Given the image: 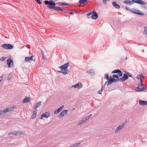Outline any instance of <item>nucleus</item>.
Here are the masks:
<instances>
[{"instance_id": "obj_1", "label": "nucleus", "mask_w": 147, "mask_h": 147, "mask_svg": "<svg viewBox=\"0 0 147 147\" xmlns=\"http://www.w3.org/2000/svg\"><path fill=\"white\" fill-rule=\"evenodd\" d=\"M45 4L47 5V7L49 9H54L55 5V3L53 1L50 0L49 1L46 0L44 1Z\"/></svg>"}, {"instance_id": "obj_2", "label": "nucleus", "mask_w": 147, "mask_h": 147, "mask_svg": "<svg viewBox=\"0 0 147 147\" xmlns=\"http://www.w3.org/2000/svg\"><path fill=\"white\" fill-rule=\"evenodd\" d=\"M146 85L141 83L138 85V86L135 89L136 92L143 91L146 89Z\"/></svg>"}, {"instance_id": "obj_3", "label": "nucleus", "mask_w": 147, "mask_h": 147, "mask_svg": "<svg viewBox=\"0 0 147 147\" xmlns=\"http://www.w3.org/2000/svg\"><path fill=\"white\" fill-rule=\"evenodd\" d=\"M1 47L6 49H11L13 48V46L10 44H3Z\"/></svg>"}, {"instance_id": "obj_4", "label": "nucleus", "mask_w": 147, "mask_h": 147, "mask_svg": "<svg viewBox=\"0 0 147 147\" xmlns=\"http://www.w3.org/2000/svg\"><path fill=\"white\" fill-rule=\"evenodd\" d=\"M129 11L132 13H134L138 15L143 16L144 15L143 13L139 10H136L134 9H130Z\"/></svg>"}, {"instance_id": "obj_5", "label": "nucleus", "mask_w": 147, "mask_h": 147, "mask_svg": "<svg viewBox=\"0 0 147 147\" xmlns=\"http://www.w3.org/2000/svg\"><path fill=\"white\" fill-rule=\"evenodd\" d=\"M125 123H123L121 125H119V127L116 129L115 131V133H117L119 131L122 130L125 127Z\"/></svg>"}, {"instance_id": "obj_6", "label": "nucleus", "mask_w": 147, "mask_h": 147, "mask_svg": "<svg viewBox=\"0 0 147 147\" xmlns=\"http://www.w3.org/2000/svg\"><path fill=\"white\" fill-rule=\"evenodd\" d=\"M136 78L138 80H140V83H142L144 79V77L142 74L137 75Z\"/></svg>"}, {"instance_id": "obj_7", "label": "nucleus", "mask_w": 147, "mask_h": 147, "mask_svg": "<svg viewBox=\"0 0 147 147\" xmlns=\"http://www.w3.org/2000/svg\"><path fill=\"white\" fill-rule=\"evenodd\" d=\"M7 64L9 67H11L13 65V62L12 59L9 58L7 60Z\"/></svg>"}, {"instance_id": "obj_8", "label": "nucleus", "mask_w": 147, "mask_h": 147, "mask_svg": "<svg viewBox=\"0 0 147 147\" xmlns=\"http://www.w3.org/2000/svg\"><path fill=\"white\" fill-rule=\"evenodd\" d=\"M50 116V114L49 112H47L43 113L40 117V119H42L44 118H47Z\"/></svg>"}, {"instance_id": "obj_9", "label": "nucleus", "mask_w": 147, "mask_h": 147, "mask_svg": "<svg viewBox=\"0 0 147 147\" xmlns=\"http://www.w3.org/2000/svg\"><path fill=\"white\" fill-rule=\"evenodd\" d=\"M128 78V76L127 73H124L123 74V76L120 78V80H121V82H122L126 80Z\"/></svg>"}, {"instance_id": "obj_10", "label": "nucleus", "mask_w": 147, "mask_h": 147, "mask_svg": "<svg viewBox=\"0 0 147 147\" xmlns=\"http://www.w3.org/2000/svg\"><path fill=\"white\" fill-rule=\"evenodd\" d=\"M112 73L114 74H117L119 76H122V72L119 69H115L113 70L112 71Z\"/></svg>"}, {"instance_id": "obj_11", "label": "nucleus", "mask_w": 147, "mask_h": 147, "mask_svg": "<svg viewBox=\"0 0 147 147\" xmlns=\"http://www.w3.org/2000/svg\"><path fill=\"white\" fill-rule=\"evenodd\" d=\"M93 15L91 16V18L94 20L96 19L98 17L97 13L95 10L93 11Z\"/></svg>"}, {"instance_id": "obj_12", "label": "nucleus", "mask_w": 147, "mask_h": 147, "mask_svg": "<svg viewBox=\"0 0 147 147\" xmlns=\"http://www.w3.org/2000/svg\"><path fill=\"white\" fill-rule=\"evenodd\" d=\"M67 110H64L62 111V112L60 113V114L58 115V117L59 118H60L61 117H63L65 116L67 113Z\"/></svg>"}, {"instance_id": "obj_13", "label": "nucleus", "mask_w": 147, "mask_h": 147, "mask_svg": "<svg viewBox=\"0 0 147 147\" xmlns=\"http://www.w3.org/2000/svg\"><path fill=\"white\" fill-rule=\"evenodd\" d=\"M86 73L91 76H93L95 74L94 70L93 69H90L89 70L87 71Z\"/></svg>"}, {"instance_id": "obj_14", "label": "nucleus", "mask_w": 147, "mask_h": 147, "mask_svg": "<svg viewBox=\"0 0 147 147\" xmlns=\"http://www.w3.org/2000/svg\"><path fill=\"white\" fill-rule=\"evenodd\" d=\"M83 85L82 83H77L75 85L72 86L71 87H73L74 88H77L80 89L82 87Z\"/></svg>"}, {"instance_id": "obj_15", "label": "nucleus", "mask_w": 147, "mask_h": 147, "mask_svg": "<svg viewBox=\"0 0 147 147\" xmlns=\"http://www.w3.org/2000/svg\"><path fill=\"white\" fill-rule=\"evenodd\" d=\"M63 107L64 106H62L58 109L55 110L54 112V114H58L63 109Z\"/></svg>"}, {"instance_id": "obj_16", "label": "nucleus", "mask_w": 147, "mask_h": 147, "mask_svg": "<svg viewBox=\"0 0 147 147\" xmlns=\"http://www.w3.org/2000/svg\"><path fill=\"white\" fill-rule=\"evenodd\" d=\"M112 4L113 6L115 8L119 9L120 8V6L117 3V2L115 1H113L112 2Z\"/></svg>"}, {"instance_id": "obj_17", "label": "nucleus", "mask_w": 147, "mask_h": 147, "mask_svg": "<svg viewBox=\"0 0 147 147\" xmlns=\"http://www.w3.org/2000/svg\"><path fill=\"white\" fill-rule=\"evenodd\" d=\"M16 108L15 106H13V107H10L8 108H6V109L7 110V112H10L13 111Z\"/></svg>"}, {"instance_id": "obj_18", "label": "nucleus", "mask_w": 147, "mask_h": 147, "mask_svg": "<svg viewBox=\"0 0 147 147\" xmlns=\"http://www.w3.org/2000/svg\"><path fill=\"white\" fill-rule=\"evenodd\" d=\"M63 71H58L59 72L63 74L64 75L68 74L69 72V71L68 69H66Z\"/></svg>"}, {"instance_id": "obj_19", "label": "nucleus", "mask_w": 147, "mask_h": 147, "mask_svg": "<svg viewBox=\"0 0 147 147\" xmlns=\"http://www.w3.org/2000/svg\"><path fill=\"white\" fill-rule=\"evenodd\" d=\"M123 3L126 4L128 5H131L133 4L132 1L129 0H126L123 1Z\"/></svg>"}, {"instance_id": "obj_20", "label": "nucleus", "mask_w": 147, "mask_h": 147, "mask_svg": "<svg viewBox=\"0 0 147 147\" xmlns=\"http://www.w3.org/2000/svg\"><path fill=\"white\" fill-rule=\"evenodd\" d=\"M139 103L140 105L142 106L147 105V101L140 100H139Z\"/></svg>"}, {"instance_id": "obj_21", "label": "nucleus", "mask_w": 147, "mask_h": 147, "mask_svg": "<svg viewBox=\"0 0 147 147\" xmlns=\"http://www.w3.org/2000/svg\"><path fill=\"white\" fill-rule=\"evenodd\" d=\"M57 4L59 5V6H66V5H70V4L67 3H63V2H58L57 3Z\"/></svg>"}, {"instance_id": "obj_22", "label": "nucleus", "mask_w": 147, "mask_h": 147, "mask_svg": "<svg viewBox=\"0 0 147 147\" xmlns=\"http://www.w3.org/2000/svg\"><path fill=\"white\" fill-rule=\"evenodd\" d=\"M41 105V102L40 101H39L35 105L34 107V109L35 110H37V108L39 107Z\"/></svg>"}, {"instance_id": "obj_23", "label": "nucleus", "mask_w": 147, "mask_h": 147, "mask_svg": "<svg viewBox=\"0 0 147 147\" xmlns=\"http://www.w3.org/2000/svg\"><path fill=\"white\" fill-rule=\"evenodd\" d=\"M38 110H35L33 111V114L32 116V119H33L35 118L36 116V113Z\"/></svg>"}, {"instance_id": "obj_24", "label": "nucleus", "mask_w": 147, "mask_h": 147, "mask_svg": "<svg viewBox=\"0 0 147 147\" xmlns=\"http://www.w3.org/2000/svg\"><path fill=\"white\" fill-rule=\"evenodd\" d=\"M33 56L31 57H26L25 58V61L26 62H28L30 60H33Z\"/></svg>"}, {"instance_id": "obj_25", "label": "nucleus", "mask_w": 147, "mask_h": 147, "mask_svg": "<svg viewBox=\"0 0 147 147\" xmlns=\"http://www.w3.org/2000/svg\"><path fill=\"white\" fill-rule=\"evenodd\" d=\"M7 110L5 108L3 110H0V115H2L7 113Z\"/></svg>"}, {"instance_id": "obj_26", "label": "nucleus", "mask_w": 147, "mask_h": 147, "mask_svg": "<svg viewBox=\"0 0 147 147\" xmlns=\"http://www.w3.org/2000/svg\"><path fill=\"white\" fill-rule=\"evenodd\" d=\"M30 98L29 97H25L22 101L23 103H27L29 102L30 100Z\"/></svg>"}, {"instance_id": "obj_27", "label": "nucleus", "mask_w": 147, "mask_h": 147, "mask_svg": "<svg viewBox=\"0 0 147 147\" xmlns=\"http://www.w3.org/2000/svg\"><path fill=\"white\" fill-rule=\"evenodd\" d=\"M114 78L113 77H110L108 80H107L105 83H113Z\"/></svg>"}, {"instance_id": "obj_28", "label": "nucleus", "mask_w": 147, "mask_h": 147, "mask_svg": "<svg viewBox=\"0 0 147 147\" xmlns=\"http://www.w3.org/2000/svg\"><path fill=\"white\" fill-rule=\"evenodd\" d=\"M11 134H12L13 135H17L18 134H24V132H21V133H20V132H16V131H14V132H11V133H10L9 134V135H10Z\"/></svg>"}, {"instance_id": "obj_29", "label": "nucleus", "mask_w": 147, "mask_h": 147, "mask_svg": "<svg viewBox=\"0 0 147 147\" xmlns=\"http://www.w3.org/2000/svg\"><path fill=\"white\" fill-rule=\"evenodd\" d=\"M54 10H58L59 11H63V9H62L61 7H55L54 9Z\"/></svg>"}, {"instance_id": "obj_30", "label": "nucleus", "mask_w": 147, "mask_h": 147, "mask_svg": "<svg viewBox=\"0 0 147 147\" xmlns=\"http://www.w3.org/2000/svg\"><path fill=\"white\" fill-rule=\"evenodd\" d=\"M88 0H79V3L80 4H84Z\"/></svg>"}, {"instance_id": "obj_31", "label": "nucleus", "mask_w": 147, "mask_h": 147, "mask_svg": "<svg viewBox=\"0 0 147 147\" xmlns=\"http://www.w3.org/2000/svg\"><path fill=\"white\" fill-rule=\"evenodd\" d=\"M69 64H70L69 63H67L64 64L62 65L63 66V67H64V68L66 69H67L68 67H69Z\"/></svg>"}, {"instance_id": "obj_32", "label": "nucleus", "mask_w": 147, "mask_h": 147, "mask_svg": "<svg viewBox=\"0 0 147 147\" xmlns=\"http://www.w3.org/2000/svg\"><path fill=\"white\" fill-rule=\"evenodd\" d=\"M125 72L126 73H127V75L128 76V77L129 76V77H131V78H132L133 79V80H135V78L131 74V73H129V72H127L126 71H125Z\"/></svg>"}, {"instance_id": "obj_33", "label": "nucleus", "mask_w": 147, "mask_h": 147, "mask_svg": "<svg viewBox=\"0 0 147 147\" xmlns=\"http://www.w3.org/2000/svg\"><path fill=\"white\" fill-rule=\"evenodd\" d=\"M80 144V143H77L74 145H70L69 147H76Z\"/></svg>"}, {"instance_id": "obj_34", "label": "nucleus", "mask_w": 147, "mask_h": 147, "mask_svg": "<svg viewBox=\"0 0 147 147\" xmlns=\"http://www.w3.org/2000/svg\"><path fill=\"white\" fill-rule=\"evenodd\" d=\"M104 78L105 79L107 80H108L109 78L108 73H107L105 74L104 76Z\"/></svg>"}, {"instance_id": "obj_35", "label": "nucleus", "mask_w": 147, "mask_h": 147, "mask_svg": "<svg viewBox=\"0 0 147 147\" xmlns=\"http://www.w3.org/2000/svg\"><path fill=\"white\" fill-rule=\"evenodd\" d=\"M13 74L11 73L8 76L7 78V80H9L12 77Z\"/></svg>"}, {"instance_id": "obj_36", "label": "nucleus", "mask_w": 147, "mask_h": 147, "mask_svg": "<svg viewBox=\"0 0 147 147\" xmlns=\"http://www.w3.org/2000/svg\"><path fill=\"white\" fill-rule=\"evenodd\" d=\"M118 81L121 82V80H120V78L116 79L114 78L113 82H116Z\"/></svg>"}, {"instance_id": "obj_37", "label": "nucleus", "mask_w": 147, "mask_h": 147, "mask_svg": "<svg viewBox=\"0 0 147 147\" xmlns=\"http://www.w3.org/2000/svg\"><path fill=\"white\" fill-rule=\"evenodd\" d=\"M138 4H140L144 5L146 4V3L145 2L143 1L142 0H139Z\"/></svg>"}, {"instance_id": "obj_38", "label": "nucleus", "mask_w": 147, "mask_h": 147, "mask_svg": "<svg viewBox=\"0 0 147 147\" xmlns=\"http://www.w3.org/2000/svg\"><path fill=\"white\" fill-rule=\"evenodd\" d=\"M114 78H119V77H120L117 74H113L112 76Z\"/></svg>"}, {"instance_id": "obj_39", "label": "nucleus", "mask_w": 147, "mask_h": 147, "mask_svg": "<svg viewBox=\"0 0 147 147\" xmlns=\"http://www.w3.org/2000/svg\"><path fill=\"white\" fill-rule=\"evenodd\" d=\"M59 68L61 70L63 71L66 69L62 65L61 66H60L59 67Z\"/></svg>"}, {"instance_id": "obj_40", "label": "nucleus", "mask_w": 147, "mask_h": 147, "mask_svg": "<svg viewBox=\"0 0 147 147\" xmlns=\"http://www.w3.org/2000/svg\"><path fill=\"white\" fill-rule=\"evenodd\" d=\"M92 114H90L88 116L86 117H85V118L87 120L91 117L92 116Z\"/></svg>"}, {"instance_id": "obj_41", "label": "nucleus", "mask_w": 147, "mask_h": 147, "mask_svg": "<svg viewBox=\"0 0 147 147\" xmlns=\"http://www.w3.org/2000/svg\"><path fill=\"white\" fill-rule=\"evenodd\" d=\"M6 58V57H3L0 59V61H2L5 60Z\"/></svg>"}, {"instance_id": "obj_42", "label": "nucleus", "mask_w": 147, "mask_h": 147, "mask_svg": "<svg viewBox=\"0 0 147 147\" xmlns=\"http://www.w3.org/2000/svg\"><path fill=\"white\" fill-rule=\"evenodd\" d=\"M103 90V87L102 86V88H101V89L100 90H99L98 92V94H101V93H102V91Z\"/></svg>"}, {"instance_id": "obj_43", "label": "nucleus", "mask_w": 147, "mask_h": 147, "mask_svg": "<svg viewBox=\"0 0 147 147\" xmlns=\"http://www.w3.org/2000/svg\"><path fill=\"white\" fill-rule=\"evenodd\" d=\"M139 0H132V2L133 3H139Z\"/></svg>"}, {"instance_id": "obj_44", "label": "nucleus", "mask_w": 147, "mask_h": 147, "mask_svg": "<svg viewBox=\"0 0 147 147\" xmlns=\"http://www.w3.org/2000/svg\"><path fill=\"white\" fill-rule=\"evenodd\" d=\"M36 2L37 3L39 4H42L40 0H35Z\"/></svg>"}, {"instance_id": "obj_45", "label": "nucleus", "mask_w": 147, "mask_h": 147, "mask_svg": "<svg viewBox=\"0 0 147 147\" xmlns=\"http://www.w3.org/2000/svg\"><path fill=\"white\" fill-rule=\"evenodd\" d=\"M92 14H93V11L92 12H91L90 13H88L87 14V16H90L92 15Z\"/></svg>"}, {"instance_id": "obj_46", "label": "nucleus", "mask_w": 147, "mask_h": 147, "mask_svg": "<svg viewBox=\"0 0 147 147\" xmlns=\"http://www.w3.org/2000/svg\"><path fill=\"white\" fill-rule=\"evenodd\" d=\"M84 123V122H83L82 120L80 122H79L78 125H80L82 123Z\"/></svg>"}, {"instance_id": "obj_47", "label": "nucleus", "mask_w": 147, "mask_h": 147, "mask_svg": "<svg viewBox=\"0 0 147 147\" xmlns=\"http://www.w3.org/2000/svg\"><path fill=\"white\" fill-rule=\"evenodd\" d=\"M125 8L127 10H129V7L128 6H126L125 7Z\"/></svg>"}, {"instance_id": "obj_48", "label": "nucleus", "mask_w": 147, "mask_h": 147, "mask_svg": "<svg viewBox=\"0 0 147 147\" xmlns=\"http://www.w3.org/2000/svg\"><path fill=\"white\" fill-rule=\"evenodd\" d=\"M109 0H103V3L105 4H106V1H109Z\"/></svg>"}, {"instance_id": "obj_49", "label": "nucleus", "mask_w": 147, "mask_h": 147, "mask_svg": "<svg viewBox=\"0 0 147 147\" xmlns=\"http://www.w3.org/2000/svg\"><path fill=\"white\" fill-rule=\"evenodd\" d=\"M82 120L84 122H85L87 121V120L85 119V118H84Z\"/></svg>"}, {"instance_id": "obj_50", "label": "nucleus", "mask_w": 147, "mask_h": 147, "mask_svg": "<svg viewBox=\"0 0 147 147\" xmlns=\"http://www.w3.org/2000/svg\"><path fill=\"white\" fill-rule=\"evenodd\" d=\"M42 59L44 60H46V58L44 56H42Z\"/></svg>"}, {"instance_id": "obj_51", "label": "nucleus", "mask_w": 147, "mask_h": 147, "mask_svg": "<svg viewBox=\"0 0 147 147\" xmlns=\"http://www.w3.org/2000/svg\"><path fill=\"white\" fill-rule=\"evenodd\" d=\"M41 53L42 55V56H44V52L42 50H41Z\"/></svg>"}, {"instance_id": "obj_52", "label": "nucleus", "mask_w": 147, "mask_h": 147, "mask_svg": "<svg viewBox=\"0 0 147 147\" xmlns=\"http://www.w3.org/2000/svg\"><path fill=\"white\" fill-rule=\"evenodd\" d=\"M3 79V77H0V82Z\"/></svg>"}, {"instance_id": "obj_53", "label": "nucleus", "mask_w": 147, "mask_h": 147, "mask_svg": "<svg viewBox=\"0 0 147 147\" xmlns=\"http://www.w3.org/2000/svg\"><path fill=\"white\" fill-rule=\"evenodd\" d=\"M69 14H73V12L72 11V12H70L69 13Z\"/></svg>"}, {"instance_id": "obj_54", "label": "nucleus", "mask_w": 147, "mask_h": 147, "mask_svg": "<svg viewBox=\"0 0 147 147\" xmlns=\"http://www.w3.org/2000/svg\"><path fill=\"white\" fill-rule=\"evenodd\" d=\"M111 84V83H107V85L108 86L110 84Z\"/></svg>"}, {"instance_id": "obj_55", "label": "nucleus", "mask_w": 147, "mask_h": 147, "mask_svg": "<svg viewBox=\"0 0 147 147\" xmlns=\"http://www.w3.org/2000/svg\"><path fill=\"white\" fill-rule=\"evenodd\" d=\"M127 57H126L125 58V59L127 60Z\"/></svg>"}, {"instance_id": "obj_56", "label": "nucleus", "mask_w": 147, "mask_h": 147, "mask_svg": "<svg viewBox=\"0 0 147 147\" xmlns=\"http://www.w3.org/2000/svg\"><path fill=\"white\" fill-rule=\"evenodd\" d=\"M68 11H70V10H68Z\"/></svg>"}, {"instance_id": "obj_57", "label": "nucleus", "mask_w": 147, "mask_h": 147, "mask_svg": "<svg viewBox=\"0 0 147 147\" xmlns=\"http://www.w3.org/2000/svg\"><path fill=\"white\" fill-rule=\"evenodd\" d=\"M106 84V83H105V85Z\"/></svg>"}]
</instances>
